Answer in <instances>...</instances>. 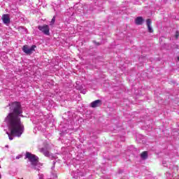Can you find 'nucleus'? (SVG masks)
Wrapping results in <instances>:
<instances>
[{
	"instance_id": "6",
	"label": "nucleus",
	"mask_w": 179,
	"mask_h": 179,
	"mask_svg": "<svg viewBox=\"0 0 179 179\" xmlns=\"http://www.w3.org/2000/svg\"><path fill=\"white\" fill-rule=\"evenodd\" d=\"M1 19L4 24H9L10 23V19L9 18V15L7 14H4Z\"/></svg>"
},
{
	"instance_id": "14",
	"label": "nucleus",
	"mask_w": 179,
	"mask_h": 179,
	"mask_svg": "<svg viewBox=\"0 0 179 179\" xmlns=\"http://www.w3.org/2000/svg\"><path fill=\"white\" fill-rule=\"evenodd\" d=\"M73 178H78V175H73V172L71 173Z\"/></svg>"
},
{
	"instance_id": "15",
	"label": "nucleus",
	"mask_w": 179,
	"mask_h": 179,
	"mask_svg": "<svg viewBox=\"0 0 179 179\" xmlns=\"http://www.w3.org/2000/svg\"><path fill=\"white\" fill-rule=\"evenodd\" d=\"M43 177H44V176L41 175V176H39V178H40V179H43Z\"/></svg>"
},
{
	"instance_id": "19",
	"label": "nucleus",
	"mask_w": 179,
	"mask_h": 179,
	"mask_svg": "<svg viewBox=\"0 0 179 179\" xmlns=\"http://www.w3.org/2000/svg\"><path fill=\"white\" fill-rule=\"evenodd\" d=\"M0 169H1V166H0Z\"/></svg>"
},
{
	"instance_id": "11",
	"label": "nucleus",
	"mask_w": 179,
	"mask_h": 179,
	"mask_svg": "<svg viewBox=\"0 0 179 179\" xmlns=\"http://www.w3.org/2000/svg\"><path fill=\"white\" fill-rule=\"evenodd\" d=\"M54 23H55V17H53L50 21V24H54Z\"/></svg>"
},
{
	"instance_id": "16",
	"label": "nucleus",
	"mask_w": 179,
	"mask_h": 179,
	"mask_svg": "<svg viewBox=\"0 0 179 179\" xmlns=\"http://www.w3.org/2000/svg\"><path fill=\"white\" fill-rule=\"evenodd\" d=\"M16 159H20V156L16 157Z\"/></svg>"
},
{
	"instance_id": "8",
	"label": "nucleus",
	"mask_w": 179,
	"mask_h": 179,
	"mask_svg": "<svg viewBox=\"0 0 179 179\" xmlns=\"http://www.w3.org/2000/svg\"><path fill=\"white\" fill-rule=\"evenodd\" d=\"M143 22H145V20L142 17H137L135 20V23L137 25L143 24Z\"/></svg>"
},
{
	"instance_id": "12",
	"label": "nucleus",
	"mask_w": 179,
	"mask_h": 179,
	"mask_svg": "<svg viewBox=\"0 0 179 179\" xmlns=\"http://www.w3.org/2000/svg\"><path fill=\"white\" fill-rule=\"evenodd\" d=\"M57 174L55 173H52V179H55V178H57Z\"/></svg>"
},
{
	"instance_id": "7",
	"label": "nucleus",
	"mask_w": 179,
	"mask_h": 179,
	"mask_svg": "<svg viewBox=\"0 0 179 179\" xmlns=\"http://www.w3.org/2000/svg\"><path fill=\"white\" fill-rule=\"evenodd\" d=\"M146 24L148 27V32L153 33V28L152 27V20L150 19H148L146 20Z\"/></svg>"
},
{
	"instance_id": "3",
	"label": "nucleus",
	"mask_w": 179,
	"mask_h": 179,
	"mask_svg": "<svg viewBox=\"0 0 179 179\" xmlns=\"http://www.w3.org/2000/svg\"><path fill=\"white\" fill-rule=\"evenodd\" d=\"M38 30L45 34L46 36H50V27L47 24L38 26Z\"/></svg>"
},
{
	"instance_id": "9",
	"label": "nucleus",
	"mask_w": 179,
	"mask_h": 179,
	"mask_svg": "<svg viewBox=\"0 0 179 179\" xmlns=\"http://www.w3.org/2000/svg\"><path fill=\"white\" fill-rule=\"evenodd\" d=\"M39 152H41V153H43L44 156H46V157H48L50 156V152H48V148H42L39 149Z\"/></svg>"
},
{
	"instance_id": "2",
	"label": "nucleus",
	"mask_w": 179,
	"mask_h": 179,
	"mask_svg": "<svg viewBox=\"0 0 179 179\" xmlns=\"http://www.w3.org/2000/svg\"><path fill=\"white\" fill-rule=\"evenodd\" d=\"M26 158L29 160L33 169H35V170H38V168H37V166L38 167L39 164H38V157H37V156L30 152H27Z\"/></svg>"
},
{
	"instance_id": "5",
	"label": "nucleus",
	"mask_w": 179,
	"mask_h": 179,
	"mask_svg": "<svg viewBox=\"0 0 179 179\" xmlns=\"http://www.w3.org/2000/svg\"><path fill=\"white\" fill-rule=\"evenodd\" d=\"M101 104H102L101 100L97 99L96 101H92L90 103V107H92V108H96V107H100Z\"/></svg>"
},
{
	"instance_id": "13",
	"label": "nucleus",
	"mask_w": 179,
	"mask_h": 179,
	"mask_svg": "<svg viewBox=\"0 0 179 179\" xmlns=\"http://www.w3.org/2000/svg\"><path fill=\"white\" fill-rule=\"evenodd\" d=\"M178 36H179L178 31H176V34L175 35L176 38H178Z\"/></svg>"
},
{
	"instance_id": "1",
	"label": "nucleus",
	"mask_w": 179,
	"mask_h": 179,
	"mask_svg": "<svg viewBox=\"0 0 179 179\" xmlns=\"http://www.w3.org/2000/svg\"><path fill=\"white\" fill-rule=\"evenodd\" d=\"M13 113H10L7 117L4 119V122L7 124L8 130L10 132L6 131L7 135L10 141H13V136H17L18 138L22 136V134L24 131V127L20 122V117H22V108L19 102H14L10 107Z\"/></svg>"
},
{
	"instance_id": "18",
	"label": "nucleus",
	"mask_w": 179,
	"mask_h": 179,
	"mask_svg": "<svg viewBox=\"0 0 179 179\" xmlns=\"http://www.w3.org/2000/svg\"><path fill=\"white\" fill-rule=\"evenodd\" d=\"M1 178V173H0V179Z\"/></svg>"
},
{
	"instance_id": "4",
	"label": "nucleus",
	"mask_w": 179,
	"mask_h": 179,
	"mask_svg": "<svg viewBox=\"0 0 179 179\" xmlns=\"http://www.w3.org/2000/svg\"><path fill=\"white\" fill-rule=\"evenodd\" d=\"M34 48H36V45H32L31 48H29L27 45H24L22 48V51H24L25 54L30 55L33 53Z\"/></svg>"
},
{
	"instance_id": "10",
	"label": "nucleus",
	"mask_w": 179,
	"mask_h": 179,
	"mask_svg": "<svg viewBox=\"0 0 179 179\" xmlns=\"http://www.w3.org/2000/svg\"><path fill=\"white\" fill-rule=\"evenodd\" d=\"M141 159H143L144 160L145 159H148V152L145 151V152H142L141 155Z\"/></svg>"
},
{
	"instance_id": "17",
	"label": "nucleus",
	"mask_w": 179,
	"mask_h": 179,
	"mask_svg": "<svg viewBox=\"0 0 179 179\" xmlns=\"http://www.w3.org/2000/svg\"><path fill=\"white\" fill-rule=\"evenodd\" d=\"M178 61H179V56L178 57Z\"/></svg>"
}]
</instances>
